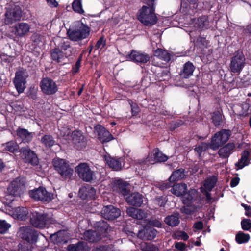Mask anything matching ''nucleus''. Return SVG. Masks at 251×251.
<instances>
[{
  "instance_id": "obj_1",
  "label": "nucleus",
  "mask_w": 251,
  "mask_h": 251,
  "mask_svg": "<svg viewBox=\"0 0 251 251\" xmlns=\"http://www.w3.org/2000/svg\"><path fill=\"white\" fill-rule=\"evenodd\" d=\"M147 6H143L139 11L138 20L147 26H151L155 24L157 18L154 13V0H146Z\"/></svg>"
},
{
  "instance_id": "obj_2",
  "label": "nucleus",
  "mask_w": 251,
  "mask_h": 251,
  "mask_svg": "<svg viewBox=\"0 0 251 251\" xmlns=\"http://www.w3.org/2000/svg\"><path fill=\"white\" fill-rule=\"evenodd\" d=\"M30 220L31 224L33 226L39 228H43L50 224H54L55 226L57 225H60L56 222L51 215L35 211L31 212Z\"/></svg>"
},
{
  "instance_id": "obj_3",
  "label": "nucleus",
  "mask_w": 251,
  "mask_h": 251,
  "mask_svg": "<svg viewBox=\"0 0 251 251\" xmlns=\"http://www.w3.org/2000/svg\"><path fill=\"white\" fill-rule=\"evenodd\" d=\"M90 28L85 24L77 22L75 27L73 29H69L67 31V34L69 38L74 41H78L86 38L89 35Z\"/></svg>"
},
{
  "instance_id": "obj_4",
  "label": "nucleus",
  "mask_w": 251,
  "mask_h": 251,
  "mask_svg": "<svg viewBox=\"0 0 251 251\" xmlns=\"http://www.w3.org/2000/svg\"><path fill=\"white\" fill-rule=\"evenodd\" d=\"M25 188L24 183L19 178H16L12 181L7 189V194L5 196V199L7 203H11L14 201V198L20 196L23 193Z\"/></svg>"
},
{
  "instance_id": "obj_5",
  "label": "nucleus",
  "mask_w": 251,
  "mask_h": 251,
  "mask_svg": "<svg viewBox=\"0 0 251 251\" xmlns=\"http://www.w3.org/2000/svg\"><path fill=\"white\" fill-rule=\"evenodd\" d=\"M52 164L55 171L64 179L71 178L73 173V169L70 166L68 162L63 159L55 158L53 159Z\"/></svg>"
},
{
  "instance_id": "obj_6",
  "label": "nucleus",
  "mask_w": 251,
  "mask_h": 251,
  "mask_svg": "<svg viewBox=\"0 0 251 251\" xmlns=\"http://www.w3.org/2000/svg\"><path fill=\"white\" fill-rule=\"evenodd\" d=\"M246 65V58L241 50H238L231 58L229 68L231 73L239 75Z\"/></svg>"
},
{
  "instance_id": "obj_7",
  "label": "nucleus",
  "mask_w": 251,
  "mask_h": 251,
  "mask_svg": "<svg viewBox=\"0 0 251 251\" xmlns=\"http://www.w3.org/2000/svg\"><path fill=\"white\" fill-rule=\"evenodd\" d=\"M230 135L231 131L229 130L222 129L217 132L211 138L209 148L216 150L228 140Z\"/></svg>"
},
{
  "instance_id": "obj_8",
  "label": "nucleus",
  "mask_w": 251,
  "mask_h": 251,
  "mask_svg": "<svg viewBox=\"0 0 251 251\" xmlns=\"http://www.w3.org/2000/svg\"><path fill=\"white\" fill-rule=\"evenodd\" d=\"M78 176L85 182H91L95 177V173L87 163H81L75 167Z\"/></svg>"
},
{
  "instance_id": "obj_9",
  "label": "nucleus",
  "mask_w": 251,
  "mask_h": 251,
  "mask_svg": "<svg viewBox=\"0 0 251 251\" xmlns=\"http://www.w3.org/2000/svg\"><path fill=\"white\" fill-rule=\"evenodd\" d=\"M28 77V74L26 70H21L16 72L13 83L19 94L22 93L25 89L26 79Z\"/></svg>"
},
{
  "instance_id": "obj_10",
  "label": "nucleus",
  "mask_w": 251,
  "mask_h": 251,
  "mask_svg": "<svg viewBox=\"0 0 251 251\" xmlns=\"http://www.w3.org/2000/svg\"><path fill=\"white\" fill-rule=\"evenodd\" d=\"M19 236L30 244L35 243L38 240V234L37 231L29 226H23L18 232Z\"/></svg>"
},
{
  "instance_id": "obj_11",
  "label": "nucleus",
  "mask_w": 251,
  "mask_h": 251,
  "mask_svg": "<svg viewBox=\"0 0 251 251\" xmlns=\"http://www.w3.org/2000/svg\"><path fill=\"white\" fill-rule=\"evenodd\" d=\"M29 194L30 197L34 200L42 201L49 202L53 198L52 194L48 192L43 187L30 191Z\"/></svg>"
},
{
  "instance_id": "obj_12",
  "label": "nucleus",
  "mask_w": 251,
  "mask_h": 251,
  "mask_svg": "<svg viewBox=\"0 0 251 251\" xmlns=\"http://www.w3.org/2000/svg\"><path fill=\"white\" fill-rule=\"evenodd\" d=\"M40 88L42 92L46 95H52L58 91L56 83L51 78H43L40 82Z\"/></svg>"
},
{
  "instance_id": "obj_13",
  "label": "nucleus",
  "mask_w": 251,
  "mask_h": 251,
  "mask_svg": "<svg viewBox=\"0 0 251 251\" xmlns=\"http://www.w3.org/2000/svg\"><path fill=\"white\" fill-rule=\"evenodd\" d=\"M5 15V23L10 24L20 20L22 17V10L19 6L15 5L7 9Z\"/></svg>"
},
{
  "instance_id": "obj_14",
  "label": "nucleus",
  "mask_w": 251,
  "mask_h": 251,
  "mask_svg": "<svg viewBox=\"0 0 251 251\" xmlns=\"http://www.w3.org/2000/svg\"><path fill=\"white\" fill-rule=\"evenodd\" d=\"M72 142L77 150L84 149L87 143L86 137L80 130H75L72 133Z\"/></svg>"
},
{
  "instance_id": "obj_15",
  "label": "nucleus",
  "mask_w": 251,
  "mask_h": 251,
  "mask_svg": "<svg viewBox=\"0 0 251 251\" xmlns=\"http://www.w3.org/2000/svg\"><path fill=\"white\" fill-rule=\"evenodd\" d=\"M99 140L102 143H106L112 140L114 138L112 135L105 127L100 125L94 127Z\"/></svg>"
},
{
  "instance_id": "obj_16",
  "label": "nucleus",
  "mask_w": 251,
  "mask_h": 251,
  "mask_svg": "<svg viewBox=\"0 0 251 251\" xmlns=\"http://www.w3.org/2000/svg\"><path fill=\"white\" fill-rule=\"evenodd\" d=\"M168 157L161 152L158 149L156 148L153 150L152 152L150 154L145 160V163L154 164L157 162H165L168 160Z\"/></svg>"
},
{
  "instance_id": "obj_17",
  "label": "nucleus",
  "mask_w": 251,
  "mask_h": 251,
  "mask_svg": "<svg viewBox=\"0 0 251 251\" xmlns=\"http://www.w3.org/2000/svg\"><path fill=\"white\" fill-rule=\"evenodd\" d=\"M101 214L105 219L113 220L120 216V210L110 205L104 206L101 211Z\"/></svg>"
},
{
  "instance_id": "obj_18",
  "label": "nucleus",
  "mask_w": 251,
  "mask_h": 251,
  "mask_svg": "<svg viewBox=\"0 0 251 251\" xmlns=\"http://www.w3.org/2000/svg\"><path fill=\"white\" fill-rule=\"evenodd\" d=\"M129 184L121 179L116 180L113 183V190L124 196H127L129 192Z\"/></svg>"
},
{
  "instance_id": "obj_19",
  "label": "nucleus",
  "mask_w": 251,
  "mask_h": 251,
  "mask_svg": "<svg viewBox=\"0 0 251 251\" xmlns=\"http://www.w3.org/2000/svg\"><path fill=\"white\" fill-rule=\"evenodd\" d=\"M22 154L25 162L30 163L33 165L38 164V159L35 153L29 148H23Z\"/></svg>"
},
{
  "instance_id": "obj_20",
  "label": "nucleus",
  "mask_w": 251,
  "mask_h": 251,
  "mask_svg": "<svg viewBox=\"0 0 251 251\" xmlns=\"http://www.w3.org/2000/svg\"><path fill=\"white\" fill-rule=\"evenodd\" d=\"M30 28V25L28 23H19L14 26V34L17 37H23L29 32Z\"/></svg>"
},
{
  "instance_id": "obj_21",
  "label": "nucleus",
  "mask_w": 251,
  "mask_h": 251,
  "mask_svg": "<svg viewBox=\"0 0 251 251\" xmlns=\"http://www.w3.org/2000/svg\"><path fill=\"white\" fill-rule=\"evenodd\" d=\"M129 58L137 63H146L150 60V56L143 52L132 50L129 55Z\"/></svg>"
},
{
  "instance_id": "obj_22",
  "label": "nucleus",
  "mask_w": 251,
  "mask_h": 251,
  "mask_svg": "<svg viewBox=\"0 0 251 251\" xmlns=\"http://www.w3.org/2000/svg\"><path fill=\"white\" fill-rule=\"evenodd\" d=\"M144 197L139 193H133L126 198V201L130 205L140 207L143 202Z\"/></svg>"
},
{
  "instance_id": "obj_23",
  "label": "nucleus",
  "mask_w": 251,
  "mask_h": 251,
  "mask_svg": "<svg viewBox=\"0 0 251 251\" xmlns=\"http://www.w3.org/2000/svg\"><path fill=\"white\" fill-rule=\"evenodd\" d=\"M9 215H11L14 218H17L21 220H25L28 214V210L25 207H17L15 209L12 208L9 210Z\"/></svg>"
},
{
  "instance_id": "obj_24",
  "label": "nucleus",
  "mask_w": 251,
  "mask_h": 251,
  "mask_svg": "<svg viewBox=\"0 0 251 251\" xmlns=\"http://www.w3.org/2000/svg\"><path fill=\"white\" fill-rule=\"evenodd\" d=\"M51 57L53 61L64 64L68 56L61 50L59 48H55L51 51Z\"/></svg>"
},
{
  "instance_id": "obj_25",
  "label": "nucleus",
  "mask_w": 251,
  "mask_h": 251,
  "mask_svg": "<svg viewBox=\"0 0 251 251\" xmlns=\"http://www.w3.org/2000/svg\"><path fill=\"white\" fill-rule=\"evenodd\" d=\"M95 195L96 190L91 186L82 187L79 190V195L83 200L93 199Z\"/></svg>"
},
{
  "instance_id": "obj_26",
  "label": "nucleus",
  "mask_w": 251,
  "mask_h": 251,
  "mask_svg": "<svg viewBox=\"0 0 251 251\" xmlns=\"http://www.w3.org/2000/svg\"><path fill=\"white\" fill-rule=\"evenodd\" d=\"M104 158L107 165L113 170L119 171L122 169V160L120 158H113L109 155H105Z\"/></svg>"
},
{
  "instance_id": "obj_27",
  "label": "nucleus",
  "mask_w": 251,
  "mask_h": 251,
  "mask_svg": "<svg viewBox=\"0 0 251 251\" xmlns=\"http://www.w3.org/2000/svg\"><path fill=\"white\" fill-rule=\"evenodd\" d=\"M235 148V145L233 143H228L218 151V154L221 158H226L229 156Z\"/></svg>"
},
{
  "instance_id": "obj_28",
  "label": "nucleus",
  "mask_w": 251,
  "mask_h": 251,
  "mask_svg": "<svg viewBox=\"0 0 251 251\" xmlns=\"http://www.w3.org/2000/svg\"><path fill=\"white\" fill-rule=\"evenodd\" d=\"M195 67L193 63L190 61L186 62L183 67V69L180 72V75L183 78H188L192 75Z\"/></svg>"
},
{
  "instance_id": "obj_29",
  "label": "nucleus",
  "mask_w": 251,
  "mask_h": 251,
  "mask_svg": "<svg viewBox=\"0 0 251 251\" xmlns=\"http://www.w3.org/2000/svg\"><path fill=\"white\" fill-rule=\"evenodd\" d=\"M156 230L152 228H148L143 230L139 231L138 237L147 240L153 239L156 235Z\"/></svg>"
},
{
  "instance_id": "obj_30",
  "label": "nucleus",
  "mask_w": 251,
  "mask_h": 251,
  "mask_svg": "<svg viewBox=\"0 0 251 251\" xmlns=\"http://www.w3.org/2000/svg\"><path fill=\"white\" fill-rule=\"evenodd\" d=\"M17 136L21 139L24 143L30 142L33 137V132H29L27 129L18 128L16 130Z\"/></svg>"
},
{
  "instance_id": "obj_31",
  "label": "nucleus",
  "mask_w": 251,
  "mask_h": 251,
  "mask_svg": "<svg viewBox=\"0 0 251 251\" xmlns=\"http://www.w3.org/2000/svg\"><path fill=\"white\" fill-rule=\"evenodd\" d=\"M82 238L89 242H95L99 241L101 237L100 234H98L96 231L88 230L84 232Z\"/></svg>"
},
{
  "instance_id": "obj_32",
  "label": "nucleus",
  "mask_w": 251,
  "mask_h": 251,
  "mask_svg": "<svg viewBox=\"0 0 251 251\" xmlns=\"http://www.w3.org/2000/svg\"><path fill=\"white\" fill-rule=\"evenodd\" d=\"M199 194L197 191L195 189H191L187 193L184 194L182 197V201L184 204H190L193 201H194Z\"/></svg>"
},
{
  "instance_id": "obj_33",
  "label": "nucleus",
  "mask_w": 251,
  "mask_h": 251,
  "mask_svg": "<svg viewBox=\"0 0 251 251\" xmlns=\"http://www.w3.org/2000/svg\"><path fill=\"white\" fill-rule=\"evenodd\" d=\"M1 148L3 151L14 153L19 150V145L15 141L11 140L3 143Z\"/></svg>"
},
{
  "instance_id": "obj_34",
  "label": "nucleus",
  "mask_w": 251,
  "mask_h": 251,
  "mask_svg": "<svg viewBox=\"0 0 251 251\" xmlns=\"http://www.w3.org/2000/svg\"><path fill=\"white\" fill-rule=\"evenodd\" d=\"M95 226L96 228L97 232H98V234H100L101 238L103 234L108 233V231L111 230L107 222L104 221L97 222L95 224Z\"/></svg>"
},
{
  "instance_id": "obj_35",
  "label": "nucleus",
  "mask_w": 251,
  "mask_h": 251,
  "mask_svg": "<svg viewBox=\"0 0 251 251\" xmlns=\"http://www.w3.org/2000/svg\"><path fill=\"white\" fill-rule=\"evenodd\" d=\"M67 250L68 251H89V248L86 243L79 242L77 244L69 245Z\"/></svg>"
},
{
  "instance_id": "obj_36",
  "label": "nucleus",
  "mask_w": 251,
  "mask_h": 251,
  "mask_svg": "<svg viewBox=\"0 0 251 251\" xmlns=\"http://www.w3.org/2000/svg\"><path fill=\"white\" fill-rule=\"evenodd\" d=\"M187 188L186 184H177L173 186L171 192L176 196H181L185 194L187 190Z\"/></svg>"
},
{
  "instance_id": "obj_37",
  "label": "nucleus",
  "mask_w": 251,
  "mask_h": 251,
  "mask_svg": "<svg viewBox=\"0 0 251 251\" xmlns=\"http://www.w3.org/2000/svg\"><path fill=\"white\" fill-rule=\"evenodd\" d=\"M249 156L250 152L248 151H244L242 153L241 159L237 163L235 164L236 167H238V169H242L243 167H244L246 166H247L249 164Z\"/></svg>"
},
{
  "instance_id": "obj_38",
  "label": "nucleus",
  "mask_w": 251,
  "mask_h": 251,
  "mask_svg": "<svg viewBox=\"0 0 251 251\" xmlns=\"http://www.w3.org/2000/svg\"><path fill=\"white\" fill-rule=\"evenodd\" d=\"M59 47H60V50L64 51V53L68 56H71L74 51L73 48L71 46L69 42L63 39L61 40Z\"/></svg>"
},
{
  "instance_id": "obj_39",
  "label": "nucleus",
  "mask_w": 251,
  "mask_h": 251,
  "mask_svg": "<svg viewBox=\"0 0 251 251\" xmlns=\"http://www.w3.org/2000/svg\"><path fill=\"white\" fill-rule=\"evenodd\" d=\"M154 56L159 58L160 59L168 62L171 59V55L166 50H163L161 49H157L154 51Z\"/></svg>"
},
{
  "instance_id": "obj_40",
  "label": "nucleus",
  "mask_w": 251,
  "mask_h": 251,
  "mask_svg": "<svg viewBox=\"0 0 251 251\" xmlns=\"http://www.w3.org/2000/svg\"><path fill=\"white\" fill-rule=\"evenodd\" d=\"M195 25L196 27L201 29L208 28L209 25V22L208 17L206 16H203L199 18Z\"/></svg>"
},
{
  "instance_id": "obj_41",
  "label": "nucleus",
  "mask_w": 251,
  "mask_h": 251,
  "mask_svg": "<svg viewBox=\"0 0 251 251\" xmlns=\"http://www.w3.org/2000/svg\"><path fill=\"white\" fill-rule=\"evenodd\" d=\"M165 222L171 226H176L179 223V214L175 213L165 218Z\"/></svg>"
},
{
  "instance_id": "obj_42",
  "label": "nucleus",
  "mask_w": 251,
  "mask_h": 251,
  "mask_svg": "<svg viewBox=\"0 0 251 251\" xmlns=\"http://www.w3.org/2000/svg\"><path fill=\"white\" fill-rule=\"evenodd\" d=\"M41 143L46 148H50L55 144V140L50 134L44 135L40 140Z\"/></svg>"
},
{
  "instance_id": "obj_43",
  "label": "nucleus",
  "mask_w": 251,
  "mask_h": 251,
  "mask_svg": "<svg viewBox=\"0 0 251 251\" xmlns=\"http://www.w3.org/2000/svg\"><path fill=\"white\" fill-rule=\"evenodd\" d=\"M217 181V178L214 176L208 177L205 179L203 185L204 188L206 190L210 191L214 187Z\"/></svg>"
},
{
  "instance_id": "obj_44",
  "label": "nucleus",
  "mask_w": 251,
  "mask_h": 251,
  "mask_svg": "<svg viewBox=\"0 0 251 251\" xmlns=\"http://www.w3.org/2000/svg\"><path fill=\"white\" fill-rule=\"evenodd\" d=\"M250 239V235L242 231L238 232L235 236V241L239 244L246 243Z\"/></svg>"
},
{
  "instance_id": "obj_45",
  "label": "nucleus",
  "mask_w": 251,
  "mask_h": 251,
  "mask_svg": "<svg viewBox=\"0 0 251 251\" xmlns=\"http://www.w3.org/2000/svg\"><path fill=\"white\" fill-rule=\"evenodd\" d=\"M184 170L179 169L174 171L169 177V180L171 181H178L183 179L185 177Z\"/></svg>"
},
{
  "instance_id": "obj_46",
  "label": "nucleus",
  "mask_w": 251,
  "mask_h": 251,
  "mask_svg": "<svg viewBox=\"0 0 251 251\" xmlns=\"http://www.w3.org/2000/svg\"><path fill=\"white\" fill-rule=\"evenodd\" d=\"M50 236L56 237V242H63V243H67L68 239V235L67 232L65 230H59L56 233L51 234Z\"/></svg>"
},
{
  "instance_id": "obj_47",
  "label": "nucleus",
  "mask_w": 251,
  "mask_h": 251,
  "mask_svg": "<svg viewBox=\"0 0 251 251\" xmlns=\"http://www.w3.org/2000/svg\"><path fill=\"white\" fill-rule=\"evenodd\" d=\"M72 8L75 12L80 14H83L84 13L82 8L81 0H74L72 3Z\"/></svg>"
},
{
  "instance_id": "obj_48",
  "label": "nucleus",
  "mask_w": 251,
  "mask_h": 251,
  "mask_svg": "<svg viewBox=\"0 0 251 251\" xmlns=\"http://www.w3.org/2000/svg\"><path fill=\"white\" fill-rule=\"evenodd\" d=\"M172 237L174 239L183 240L186 241L189 239V236L187 233L183 231L178 230L175 231L172 235Z\"/></svg>"
},
{
  "instance_id": "obj_49",
  "label": "nucleus",
  "mask_w": 251,
  "mask_h": 251,
  "mask_svg": "<svg viewBox=\"0 0 251 251\" xmlns=\"http://www.w3.org/2000/svg\"><path fill=\"white\" fill-rule=\"evenodd\" d=\"M140 248L143 251H156L157 248L152 244L142 242L140 243Z\"/></svg>"
},
{
  "instance_id": "obj_50",
  "label": "nucleus",
  "mask_w": 251,
  "mask_h": 251,
  "mask_svg": "<svg viewBox=\"0 0 251 251\" xmlns=\"http://www.w3.org/2000/svg\"><path fill=\"white\" fill-rule=\"evenodd\" d=\"M11 227V225L5 220H0V233H6Z\"/></svg>"
},
{
  "instance_id": "obj_51",
  "label": "nucleus",
  "mask_w": 251,
  "mask_h": 251,
  "mask_svg": "<svg viewBox=\"0 0 251 251\" xmlns=\"http://www.w3.org/2000/svg\"><path fill=\"white\" fill-rule=\"evenodd\" d=\"M212 120L215 126H218L221 124L222 121V115L219 111L215 112L213 113Z\"/></svg>"
},
{
  "instance_id": "obj_52",
  "label": "nucleus",
  "mask_w": 251,
  "mask_h": 251,
  "mask_svg": "<svg viewBox=\"0 0 251 251\" xmlns=\"http://www.w3.org/2000/svg\"><path fill=\"white\" fill-rule=\"evenodd\" d=\"M241 225L243 230L248 231L251 229V220L244 219L241 221Z\"/></svg>"
},
{
  "instance_id": "obj_53",
  "label": "nucleus",
  "mask_w": 251,
  "mask_h": 251,
  "mask_svg": "<svg viewBox=\"0 0 251 251\" xmlns=\"http://www.w3.org/2000/svg\"><path fill=\"white\" fill-rule=\"evenodd\" d=\"M128 102L131 108V113L132 116L137 115L140 111L139 107L138 104L133 102L131 100H128Z\"/></svg>"
},
{
  "instance_id": "obj_54",
  "label": "nucleus",
  "mask_w": 251,
  "mask_h": 251,
  "mask_svg": "<svg viewBox=\"0 0 251 251\" xmlns=\"http://www.w3.org/2000/svg\"><path fill=\"white\" fill-rule=\"evenodd\" d=\"M106 45V41L103 37H101L99 40L97 42L95 46V49L101 50Z\"/></svg>"
},
{
  "instance_id": "obj_55",
  "label": "nucleus",
  "mask_w": 251,
  "mask_h": 251,
  "mask_svg": "<svg viewBox=\"0 0 251 251\" xmlns=\"http://www.w3.org/2000/svg\"><path fill=\"white\" fill-rule=\"evenodd\" d=\"M209 147V144H207L205 143H202L198 146L195 148V151H196L200 155L202 151H205Z\"/></svg>"
},
{
  "instance_id": "obj_56",
  "label": "nucleus",
  "mask_w": 251,
  "mask_h": 251,
  "mask_svg": "<svg viewBox=\"0 0 251 251\" xmlns=\"http://www.w3.org/2000/svg\"><path fill=\"white\" fill-rule=\"evenodd\" d=\"M186 205L181 208L182 212L186 214H191L195 211V207L190 204Z\"/></svg>"
},
{
  "instance_id": "obj_57",
  "label": "nucleus",
  "mask_w": 251,
  "mask_h": 251,
  "mask_svg": "<svg viewBox=\"0 0 251 251\" xmlns=\"http://www.w3.org/2000/svg\"><path fill=\"white\" fill-rule=\"evenodd\" d=\"M175 248L179 251H184L186 249V244L182 242H176L175 244Z\"/></svg>"
},
{
  "instance_id": "obj_58",
  "label": "nucleus",
  "mask_w": 251,
  "mask_h": 251,
  "mask_svg": "<svg viewBox=\"0 0 251 251\" xmlns=\"http://www.w3.org/2000/svg\"><path fill=\"white\" fill-rule=\"evenodd\" d=\"M126 212L127 214L132 217L134 219H135V216L137 212V209L134 207H129L127 208Z\"/></svg>"
},
{
  "instance_id": "obj_59",
  "label": "nucleus",
  "mask_w": 251,
  "mask_h": 251,
  "mask_svg": "<svg viewBox=\"0 0 251 251\" xmlns=\"http://www.w3.org/2000/svg\"><path fill=\"white\" fill-rule=\"evenodd\" d=\"M146 217V214L143 210L139 209H137V212L135 216V219H142Z\"/></svg>"
},
{
  "instance_id": "obj_60",
  "label": "nucleus",
  "mask_w": 251,
  "mask_h": 251,
  "mask_svg": "<svg viewBox=\"0 0 251 251\" xmlns=\"http://www.w3.org/2000/svg\"><path fill=\"white\" fill-rule=\"evenodd\" d=\"M81 61V58L80 57L77 60V61L76 62L75 66L73 68V69H72V71H73V73L75 74L78 71L79 68L80 67Z\"/></svg>"
},
{
  "instance_id": "obj_61",
  "label": "nucleus",
  "mask_w": 251,
  "mask_h": 251,
  "mask_svg": "<svg viewBox=\"0 0 251 251\" xmlns=\"http://www.w3.org/2000/svg\"><path fill=\"white\" fill-rule=\"evenodd\" d=\"M241 206L245 208L246 211L245 215L249 217H251V207L246 204L242 203Z\"/></svg>"
},
{
  "instance_id": "obj_62",
  "label": "nucleus",
  "mask_w": 251,
  "mask_h": 251,
  "mask_svg": "<svg viewBox=\"0 0 251 251\" xmlns=\"http://www.w3.org/2000/svg\"><path fill=\"white\" fill-rule=\"evenodd\" d=\"M240 179L239 177H234L230 181V185L231 187L236 186L239 183Z\"/></svg>"
},
{
  "instance_id": "obj_63",
  "label": "nucleus",
  "mask_w": 251,
  "mask_h": 251,
  "mask_svg": "<svg viewBox=\"0 0 251 251\" xmlns=\"http://www.w3.org/2000/svg\"><path fill=\"white\" fill-rule=\"evenodd\" d=\"M203 226V223L201 221H199L195 223L194 225V227L195 229L201 230L202 229Z\"/></svg>"
},
{
  "instance_id": "obj_64",
  "label": "nucleus",
  "mask_w": 251,
  "mask_h": 251,
  "mask_svg": "<svg viewBox=\"0 0 251 251\" xmlns=\"http://www.w3.org/2000/svg\"><path fill=\"white\" fill-rule=\"evenodd\" d=\"M48 4L51 7H56L58 5V3L55 0H46Z\"/></svg>"
}]
</instances>
